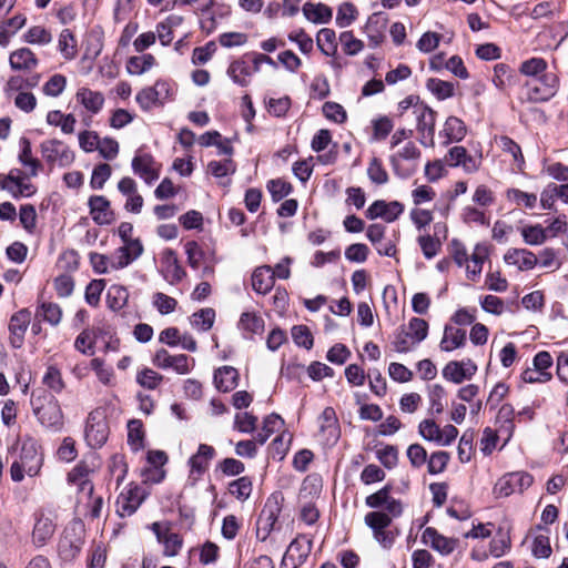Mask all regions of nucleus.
Masks as SVG:
<instances>
[{
  "label": "nucleus",
  "instance_id": "1",
  "mask_svg": "<svg viewBox=\"0 0 568 568\" xmlns=\"http://www.w3.org/2000/svg\"><path fill=\"white\" fill-rule=\"evenodd\" d=\"M43 457L37 442L32 438L23 440L20 457L12 463L10 476L13 481H21L26 475L37 476L42 467Z\"/></svg>",
  "mask_w": 568,
  "mask_h": 568
},
{
  "label": "nucleus",
  "instance_id": "2",
  "mask_svg": "<svg viewBox=\"0 0 568 568\" xmlns=\"http://www.w3.org/2000/svg\"><path fill=\"white\" fill-rule=\"evenodd\" d=\"M428 335V323L419 317H412L407 325L399 327L393 342L394 349L407 353L423 342Z\"/></svg>",
  "mask_w": 568,
  "mask_h": 568
},
{
  "label": "nucleus",
  "instance_id": "3",
  "mask_svg": "<svg viewBox=\"0 0 568 568\" xmlns=\"http://www.w3.org/2000/svg\"><path fill=\"white\" fill-rule=\"evenodd\" d=\"M365 524L372 529L374 539L384 548L393 547L398 532L390 528L393 520L383 511L376 510L365 515Z\"/></svg>",
  "mask_w": 568,
  "mask_h": 568
},
{
  "label": "nucleus",
  "instance_id": "4",
  "mask_svg": "<svg viewBox=\"0 0 568 568\" xmlns=\"http://www.w3.org/2000/svg\"><path fill=\"white\" fill-rule=\"evenodd\" d=\"M418 434L438 446H449L457 438L458 429L452 424L440 427L435 419L425 418L418 424Z\"/></svg>",
  "mask_w": 568,
  "mask_h": 568
},
{
  "label": "nucleus",
  "instance_id": "5",
  "mask_svg": "<svg viewBox=\"0 0 568 568\" xmlns=\"http://www.w3.org/2000/svg\"><path fill=\"white\" fill-rule=\"evenodd\" d=\"M532 481V476L526 471L507 473L496 481L493 494L497 498H506L513 494H521L531 486Z\"/></svg>",
  "mask_w": 568,
  "mask_h": 568
},
{
  "label": "nucleus",
  "instance_id": "6",
  "mask_svg": "<svg viewBox=\"0 0 568 568\" xmlns=\"http://www.w3.org/2000/svg\"><path fill=\"white\" fill-rule=\"evenodd\" d=\"M84 433L89 446L99 448L105 444L109 437V425L103 409L97 408L88 415Z\"/></svg>",
  "mask_w": 568,
  "mask_h": 568
},
{
  "label": "nucleus",
  "instance_id": "7",
  "mask_svg": "<svg viewBox=\"0 0 568 568\" xmlns=\"http://www.w3.org/2000/svg\"><path fill=\"white\" fill-rule=\"evenodd\" d=\"M558 89V78L555 73L542 74L531 79L526 84V95L529 101L544 102L551 99Z\"/></svg>",
  "mask_w": 568,
  "mask_h": 568
},
{
  "label": "nucleus",
  "instance_id": "8",
  "mask_svg": "<svg viewBox=\"0 0 568 568\" xmlns=\"http://www.w3.org/2000/svg\"><path fill=\"white\" fill-rule=\"evenodd\" d=\"M28 178L20 169H12L7 175H0V187L14 199L29 197L36 193L37 187L26 181Z\"/></svg>",
  "mask_w": 568,
  "mask_h": 568
},
{
  "label": "nucleus",
  "instance_id": "9",
  "mask_svg": "<svg viewBox=\"0 0 568 568\" xmlns=\"http://www.w3.org/2000/svg\"><path fill=\"white\" fill-rule=\"evenodd\" d=\"M40 150L48 163L62 168L70 165L75 158L73 151L64 142L57 139L43 141Z\"/></svg>",
  "mask_w": 568,
  "mask_h": 568
},
{
  "label": "nucleus",
  "instance_id": "10",
  "mask_svg": "<svg viewBox=\"0 0 568 568\" xmlns=\"http://www.w3.org/2000/svg\"><path fill=\"white\" fill-rule=\"evenodd\" d=\"M154 366L161 369H173L180 375H185L194 367V358H190L185 354L171 355L166 349L156 351L152 359Z\"/></svg>",
  "mask_w": 568,
  "mask_h": 568
},
{
  "label": "nucleus",
  "instance_id": "11",
  "mask_svg": "<svg viewBox=\"0 0 568 568\" xmlns=\"http://www.w3.org/2000/svg\"><path fill=\"white\" fill-rule=\"evenodd\" d=\"M144 498V489L136 484H130L116 498V514L120 517H129L133 515L141 506Z\"/></svg>",
  "mask_w": 568,
  "mask_h": 568
},
{
  "label": "nucleus",
  "instance_id": "12",
  "mask_svg": "<svg viewBox=\"0 0 568 568\" xmlns=\"http://www.w3.org/2000/svg\"><path fill=\"white\" fill-rule=\"evenodd\" d=\"M131 166L133 173L149 185L160 178L161 164L150 153L138 151L132 159Z\"/></svg>",
  "mask_w": 568,
  "mask_h": 568
},
{
  "label": "nucleus",
  "instance_id": "13",
  "mask_svg": "<svg viewBox=\"0 0 568 568\" xmlns=\"http://www.w3.org/2000/svg\"><path fill=\"white\" fill-rule=\"evenodd\" d=\"M151 530L154 532L156 540L163 546L165 557L179 555L183 547V538L178 532L172 531L169 524L153 523Z\"/></svg>",
  "mask_w": 568,
  "mask_h": 568
},
{
  "label": "nucleus",
  "instance_id": "14",
  "mask_svg": "<svg viewBox=\"0 0 568 568\" xmlns=\"http://www.w3.org/2000/svg\"><path fill=\"white\" fill-rule=\"evenodd\" d=\"M420 541L442 556H449L459 545L457 538L444 536L434 527H427L423 530Z\"/></svg>",
  "mask_w": 568,
  "mask_h": 568
},
{
  "label": "nucleus",
  "instance_id": "15",
  "mask_svg": "<svg viewBox=\"0 0 568 568\" xmlns=\"http://www.w3.org/2000/svg\"><path fill=\"white\" fill-rule=\"evenodd\" d=\"M281 507L275 499H267L256 520V537L265 541L274 529Z\"/></svg>",
  "mask_w": 568,
  "mask_h": 568
},
{
  "label": "nucleus",
  "instance_id": "16",
  "mask_svg": "<svg viewBox=\"0 0 568 568\" xmlns=\"http://www.w3.org/2000/svg\"><path fill=\"white\" fill-rule=\"evenodd\" d=\"M404 212V205L398 201L386 202L384 200H376L373 202L365 212L369 220L382 219L387 223L396 221Z\"/></svg>",
  "mask_w": 568,
  "mask_h": 568
},
{
  "label": "nucleus",
  "instance_id": "17",
  "mask_svg": "<svg viewBox=\"0 0 568 568\" xmlns=\"http://www.w3.org/2000/svg\"><path fill=\"white\" fill-rule=\"evenodd\" d=\"M31 322V312L28 308H22L10 317L9 332L10 345L13 348H20L24 342V335Z\"/></svg>",
  "mask_w": 568,
  "mask_h": 568
},
{
  "label": "nucleus",
  "instance_id": "18",
  "mask_svg": "<svg viewBox=\"0 0 568 568\" xmlns=\"http://www.w3.org/2000/svg\"><path fill=\"white\" fill-rule=\"evenodd\" d=\"M34 415L47 428L59 429L63 425V413L55 398H51L47 404L34 408Z\"/></svg>",
  "mask_w": 568,
  "mask_h": 568
},
{
  "label": "nucleus",
  "instance_id": "19",
  "mask_svg": "<svg viewBox=\"0 0 568 568\" xmlns=\"http://www.w3.org/2000/svg\"><path fill=\"white\" fill-rule=\"evenodd\" d=\"M419 158V149L414 142L409 141L390 158V163L398 176L408 178L414 172L415 168H403L402 161H417Z\"/></svg>",
  "mask_w": 568,
  "mask_h": 568
},
{
  "label": "nucleus",
  "instance_id": "20",
  "mask_svg": "<svg viewBox=\"0 0 568 568\" xmlns=\"http://www.w3.org/2000/svg\"><path fill=\"white\" fill-rule=\"evenodd\" d=\"M477 372V365L471 361H452L443 368V377L455 384L470 379Z\"/></svg>",
  "mask_w": 568,
  "mask_h": 568
},
{
  "label": "nucleus",
  "instance_id": "21",
  "mask_svg": "<svg viewBox=\"0 0 568 568\" xmlns=\"http://www.w3.org/2000/svg\"><path fill=\"white\" fill-rule=\"evenodd\" d=\"M118 190L126 197L124 209L131 213H140L144 201L138 192L136 182L130 176H124L119 181Z\"/></svg>",
  "mask_w": 568,
  "mask_h": 568
},
{
  "label": "nucleus",
  "instance_id": "22",
  "mask_svg": "<svg viewBox=\"0 0 568 568\" xmlns=\"http://www.w3.org/2000/svg\"><path fill=\"white\" fill-rule=\"evenodd\" d=\"M89 207L92 220L98 225H109L114 220V214L110 206V201L102 195H92L89 199Z\"/></svg>",
  "mask_w": 568,
  "mask_h": 568
},
{
  "label": "nucleus",
  "instance_id": "23",
  "mask_svg": "<svg viewBox=\"0 0 568 568\" xmlns=\"http://www.w3.org/2000/svg\"><path fill=\"white\" fill-rule=\"evenodd\" d=\"M239 371L229 365L221 366L214 371L213 383L219 392L230 393L239 385Z\"/></svg>",
  "mask_w": 568,
  "mask_h": 568
},
{
  "label": "nucleus",
  "instance_id": "24",
  "mask_svg": "<svg viewBox=\"0 0 568 568\" xmlns=\"http://www.w3.org/2000/svg\"><path fill=\"white\" fill-rule=\"evenodd\" d=\"M504 261L519 271H530L537 265L538 257L526 248H509L504 255Z\"/></svg>",
  "mask_w": 568,
  "mask_h": 568
},
{
  "label": "nucleus",
  "instance_id": "25",
  "mask_svg": "<svg viewBox=\"0 0 568 568\" xmlns=\"http://www.w3.org/2000/svg\"><path fill=\"white\" fill-rule=\"evenodd\" d=\"M414 113L417 116V130L420 132L424 139L434 138L435 124H436V112L427 105H415Z\"/></svg>",
  "mask_w": 568,
  "mask_h": 568
},
{
  "label": "nucleus",
  "instance_id": "26",
  "mask_svg": "<svg viewBox=\"0 0 568 568\" xmlns=\"http://www.w3.org/2000/svg\"><path fill=\"white\" fill-rule=\"evenodd\" d=\"M215 454L216 452L214 447L206 444H200L197 452L189 459L191 475L196 474L201 476L204 474L209 468L210 462L215 457Z\"/></svg>",
  "mask_w": 568,
  "mask_h": 568
},
{
  "label": "nucleus",
  "instance_id": "27",
  "mask_svg": "<svg viewBox=\"0 0 568 568\" xmlns=\"http://www.w3.org/2000/svg\"><path fill=\"white\" fill-rule=\"evenodd\" d=\"M20 152L18 154V161L26 168V176H37L39 171L42 169V164L39 159L32 155L31 142L27 138H21L19 141Z\"/></svg>",
  "mask_w": 568,
  "mask_h": 568
},
{
  "label": "nucleus",
  "instance_id": "28",
  "mask_svg": "<svg viewBox=\"0 0 568 568\" xmlns=\"http://www.w3.org/2000/svg\"><path fill=\"white\" fill-rule=\"evenodd\" d=\"M445 161L449 166L462 165L464 170L469 173L477 171L479 166L478 161L468 155L467 150L464 146L452 148L445 156Z\"/></svg>",
  "mask_w": 568,
  "mask_h": 568
},
{
  "label": "nucleus",
  "instance_id": "29",
  "mask_svg": "<svg viewBox=\"0 0 568 568\" xmlns=\"http://www.w3.org/2000/svg\"><path fill=\"white\" fill-rule=\"evenodd\" d=\"M75 99L92 114L99 113L104 105V95L89 88H80L75 93Z\"/></svg>",
  "mask_w": 568,
  "mask_h": 568
},
{
  "label": "nucleus",
  "instance_id": "30",
  "mask_svg": "<svg viewBox=\"0 0 568 568\" xmlns=\"http://www.w3.org/2000/svg\"><path fill=\"white\" fill-rule=\"evenodd\" d=\"M466 343V331L456 326L446 325L439 343L443 352H453Z\"/></svg>",
  "mask_w": 568,
  "mask_h": 568
},
{
  "label": "nucleus",
  "instance_id": "31",
  "mask_svg": "<svg viewBox=\"0 0 568 568\" xmlns=\"http://www.w3.org/2000/svg\"><path fill=\"white\" fill-rule=\"evenodd\" d=\"M498 146L513 160V170L523 173L525 170V158L521 148L509 136L503 135L497 141Z\"/></svg>",
  "mask_w": 568,
  "mask_h": 568
},
{
  "label": "nucleus",
  "instance_id": "32",
  "mask_svg": "<svg viewBox=\"0 0 568 568\" xmlns=\"http://www.w3.org/2000/svg\"><path fill=\"white\" fill-rule=\"evenodd\" d=\"M488 254L486 245L476 244L471 255L469 256V262L465 265L466 274L469 280L476 281L479 277L483 271V264L488 258Z\"/></svg>",
  "mask_w": 568,
  "mask_h": 568
},
{
  "label": "nucleus",
  "instance_id": "33",
  "mask_svg": "<svg viewBox=\"0 0 568 568\" xmlns=\"http://www.w3.org/2000/svg\"><path fill=\"white\" fill-rule=\"evenodd\" d=\"M237 328L245 337H252L264 331V320L255 312H243L240 316Z\"/></svg>",
  "mask_w": 568,
  "mask_h": 568
},
{
  "label": "nucleus",
  "instance_id": "34",
  "mask_svg": "<svg viewBox=\"0 0 568 568\" xmlns=\"http://www.w3.org/2000/svg\"><path fill=\"white\" fill-rule=\"evenodd\" d=\"M55 525L53 520L43 514L37 517L32 539L37 546H43L54 534Z\"/></svg>",
  "mask_w": 568,
  "mask_h": 568
},
{
  "label": "nucleus",
  "instance_id": "35",
  "mask_svg": "<svg viewBox=\"0 0 568 568\" xmlns=\"http://www.w3.org/2000/svg\"><path fill=\"white\" fill-rule=\"evenodd\" d=\"M304 17L312 23L325 24L332 20L333 11L324 3L306 2L303 6Z\"/></svg>",
  "mask_w": 568,
  "mask_h": 568
},
{
  "label": "nucleus",
  "instance_id": "36",
  "mask_svg": "<svg viewBox=\"0 0 568 568\" xmlns=\"http://www.w3.org/2000/svg\"><path fill=\"white\" fill-rule=\"evenodd\" d=\"M274 273L267 265L256 267L252 274V287L257 294H266L274 286Z\"/></svg>",
  "mask_w": 568,
  "mask_h": 568
},
{
  "label": "nucleus",
  "instance_id": "37",
  "mask_svg": "<svg viewBox=\"0 0 568 568\" xmlns=\"http://www.w3.org/2000/svg\"><path fill=\"white\" fill-rule=\"evenodd\" d=\"M164 278L170 284H178L180 283L185 276L186 272L180 264L175 253L173 251H168L164 257Z\"/></svg>",
  "mask_w": 568,
  "mask_h": 568
},
{
  "label": "nucleus",
  "instance_id": "38",
  "mask_svg": "<svg viewBox=\"0 0 568 568\" xmlns=\"http://www.w3.org/2000/svg\"><path fill=\"white\" fill-rule=\"evenodd\" d=\"M89 471L90 470L87 465L79 464L68 474V480L69 483L77 485L81 493L87 494V496L91 498L93 494V484L88 478Z\"/></svg>",
  "mask_w": 568,
  "mask_h": 568
},
{
  "label": "nucleus",
  "instance_id": "39",
  "mask_svg": "<svg viewBox=\"0 0 568 568\" xmlns=\"http://www.w3.org/2000/svg\"><path fill=\"white\" fill-rule=\"evenodd\" d=\"M467 133L466 125L463 120L457 116H449L445 121L444 129L440 132L446 138L445 144L462 141Z\"/></svg>",
  "mask_w": 568,
  "mask_h": 568
},
{
  "label": "nucleus",
  "instance_id": "40",
  "mask_svg": "<svg viewBox=\"0 0 568 568\" xmlns=\"http://www.w3.org/2000/svg\"><path fill=\"white\" fill-rule=\"evenodd\" d=\"M62 308L59 304L53 302H39L36 310V317L49 323L52 326H58L62 320Z\"/></svg>",
  "mask_w": 568,
  "mask_h": 568
},
{
  "label": "nucleus",
  "instance_id": "41",
  "mask_svg": "<svg viewBox=\"0 0 568 568\" xmlns=\"http://www.w3.org/2000/svg\"><path fill=\"white\" fill-rule=\"evenodd\" d=\"M506 200L518 207L532 210L537 205V194L527 193L516 187H509L505 192Z\"/></svg>",
  "mask_w": 568,
  "mask_h": 568
},
{
  "label": "nucleus",
  "instance_id": "42",
  "mask_svg": "<svg viewBox=\"0 0 568 568\" xmlns=\"http://www.w3.org/2000/svg\"><path fill=\"white\" fill-rule=\"evenodd\" d=\"M227 74L236 84L247 87L251 82L252 70L244 59H239L229 65Z\"/></svg>",
  "mask_w": 568,
  "mask_h": 568
},
{
  "label": "nucleus",
  "instance_id": "43",
  "mask_svg": "<svg viewBox=\"0 0 568 568\" xmlns=\"http://www.w3.org/2000/svg\"><path fill=\"white\" fill-rule=\"evenodd\" d=\"M9 62L13 70H30L38 61L30 49L21 48L10 54Z\"/></svg>",
  "mask_w": 568,
  "mask_h": 568
},
{
  "label": "nucleus",
  "instance_id": "44",
  "mask_svg": "<svg viewBox=\"0 0 568 568\" xmlns=\"http://www.w3.org/2000/svg\"><path fill=\"white\" fill-rule=\"evenodd\" d=\"M42 384L55 394L62 393L67 386L61 369L55 365H49L47 367L42 377Z\"/></svg>",
  "mask_w": 568,
  "mask_h": 568
},
{
  "label": "nucleus",
  "instance_id": "45",
  "mask_svg": "<svg viewBox=\"0 0 568 568\" xmlns=\"http://www.w3.org/2000/svg\"><path fill=\"white\" fill-rule=\"evenodd\" d=\"M548 63L542 58H530L520 63L519 72L531 79H537L542 74H550L547 72Z\"/></svg>",
  "mask_w": 568,
  "mask_h": 568
},
{
  "label": "nucleus",
  "instance_id": "46",
  "mask_svg": "<svg viewBox=\"0 0 568 568\" xmlns=\"http://www.w3.org/2000/svg\"><path fill=\"white\" fill-rule=\"evenodd\" d=\"M316 43L318 49L327 57L337 51L336 33L333 29L323 28L317 32Z\"/></svg>",
  "mask_w": 568,
  "mask_h": 568
},
{
  "label": "nucleus",
  "instance_id": "47",
  "mask_svg": "<svg viewBox=\"0 0 568 568\" xmlns=\"http://www.w3.org/2000/svg\"><path fill=\"white\" fill-rule=\"evenodd\" d=\"M253 491V483L248 476H242L229 484V493L240 501L250 498Z\"/></svg>",
  "mask_w": 568,
  "mask_h": 568
},
{
  "label": "nucleus",
  "instance_id": "48",
  "mask_svg": "<svg viewBox=\"0 0 568 568\" xmlns=\"http://www.w3.org/2000/svg\"><path fill=\"white\" fill-rule=\"evenodd\" d=\"M520 234L524 242L532 246L541 245L548 239L547 230L540 224L525 225L520 229Z\"/></svg>",
  "mask_w": 568,
  "mask_h": 568
},
{
  "label": "nucleus",
  "instance_id": "49",
  "mask_svg": "<svg viewBox=\"0 0 568 568\" xmlns=\"http://www.w3.org/2000/svg\"><path fill=\"white\" fill-rule=\"evenodd\" d=\"M155 64V58L152 54H142L131 57L126 63V71L133 75H141L148 72Z\"/></svg>",
  "mask_w": 568,
  "mask_h": 568
},
{
  "label": "nucleus",
  "instance_id": "50",
  "mask_svg": "<svg viewBox=\"0 0 568 568\" xmlns=\"http://www.w3.org/2000/svg\"><path fill=\"white\" fill-rule=\"evenodd\" d=\"M129 300V292L122 285L110 286L106 294V304L112 311L122 310Z\"/></svg>",
  "mask_w": 568,
  "mask_h": 568
},
{
  "label": "nucleus",
  "instance_id": "51",
  "mask_svg": "<svg viewBox=\"0 0 568 568\" xmlns=\"http://www.w3.org/2000/svg\"><path fill=\"white\" fill-rule=\"evenodd\" d=\"M215 321V311L211 307L202 308L191 316V325L201 332L212 328Z\"/></svg>",
  "mask_w": 568,
  "mask_h": 568
},
{
  "label": "nucleus",
  "instance_id": "52",
  "mask_svg": "<svg viewBox=\"0 0 568 568\" xmlns=\"http://www.w3.org/2000/svg\"><path fill=\"white\" fill-rule=\"evenodd\" d=\"M284 424V420L277 414H270L263 420V427L260 433H257L255 439L260 444H264L268 437L276 430H278Z\"/></svg>",
  "mask_w": 568,
  "mask_h": 568
},
{
  "label": "nucleus",
  "instance_id": "53",
  "mask_svg": "<svg viewBox=\"0 0 568 568\" xmlns=\"http://www.w3.org/2000/svg\"><path fill=\"white\" fill-rule=\"evenodd\" d=\"M426 87L438 100L449 99L455 93L454 84L440 79H428Z\"/></svg>",
  "mask_w": 568,
  "mask_h": 568
},
{
  "label": "nucleus",
  "instance_id": "54",
  "mask_svg": "<svg viewBox=\"0 0 568 568\" xmlns=\"http://www.w3.org/2000/svg\"><path fill=\"white\" fill-rule=\"evenodd\" d=\"M58 47L64 59L72 60L75 58L77 41L71 30L64 29L61 31L59 36Z\"/></svg>",
  "mask_w": 568,
  "mask_h": 568
},
{
  "label": "nucleus",
  "instance_id": "55",
  "mask_svg": "<svg viewBox=\"0 0 568 568\" xmlns=\"http://www.w3.org/2000/svg\"><path fill=\"white\" fill-rule=\"evenodd\" d=\"M135 100L140 108L144 111H150L154 106L163 104L159 98V92H156L153 87H148L139 91Z\"/></svg>",
  "mask_w": 568,
  "mask_h": 568
},
{
  "label": "nucleus",
  "instance_id": "56",
  "mask_svg": "<svg viewBox=\"0 0 568 568\" xmlns=\"http://www.w3.org/2000/svg\"><path fill=\"white\" fill-rule=\"evenodd\" d=\"M144 430L143 424L139 419H132L128 423V444L133 450H139L143 447Z\"/></svg>",
  "mask_w": 568,
  "mask_h": 568
},
{
  "label": "nucleus",
  "instance_id": "57",
  "mask_svg": "<svg viewBox=\"0 0 568 568\" xmlns=\"http://www.w3.org/2000/svg\"><path fill=\"white\" fill-rule=\"evenodd\" d=\"M513 71L505 63H497L494 67L493 83L498 90H505L513 82Z\"/></svg>",
  "mask_w": 568,
  "mask_h": 568
},
{
  "label": "nucleus",
  "instance_id": "58",
  "mask_svg": "<svg viewBox=\"0 0 568 568\" xmlns=\"http://www.w3.org/2000/svg\"><path fill=\"white\" fill-rule=\"evenodd\" d=\"M152 305L161 315H168L175 311L178 301L162 292H156L152 296Z\"/></svg>",
  "mask_w": 568,
  "mask_h": 568
},
{
  "label": "nucleus",
  "instance_id": "59",
  "mask_svg": "<svg viewBox=\"0 0 568 568\" xmlns=\"http://www.w3.org/2000/svg\"><path fill=\"white\" fill-rule=\"evenodd\" d=\"M358 11L351 2H344L338 7L336 14V24L339 28L351 26L357 18Z\"/></svg>",
  "mask_w": 568,
  "mask_h": 568
},
{
  "label": "nucleus",
  "instance_id": "60",
  "mask_svg": "<svg viewBox=\"0 0 568 568\" xmlns=\"http://www.w3.org/2000/svg\"><path fill=\"white\" fill-rule=\"evenodd\" d=\"M417 242L427 260L435 257L442 247L440 241L429 234L418 236Z\"/></svg>",
  "mask_w": 568,
  "mask_h": 568
},
{
  "label": "nucleus",
  "instance_id": "61",
  "mask_svg": "<svg viewBox=\"0 0 568 568\" xmlns=\"http://www.w3.org/2000/svg\"><path fill=\"white\" fill-rule=\"evenodd\" d=\"M367 175L369 180L377 185H383L388 182V173L383 166L379 159L373 158L367 168Z\"/></svg>",
  "mask_w": 568,
  "mask_h": 568
},
{
  "label": "nucleus",
  "instance_id": "62",
  "mask_svg": "<svg viewBox=\"0 0 568 568\" xmlns=\"http://www.w3.org/2000/svg\"><path fill=\"white\" fill-rule=\"evenodd\" d=\"M163 381V376L151 368H143L136 375V383L148 389H155Z\"/></svg>",
  "mask_w": 568,
  "mask_h": 568
},
{
  "label": "nucleus",
  "instance_id": "63",
  "mask_svg": "<svg viewBox=\"0 0 568 568\" xmlns=\"http://www.w3.org/2000/svg\"><path fill=\"white\" fill-rule=\"evenodd\" d=\"M90 367L94 371L98 379L104 385H112L114 372L111 367L105 366L103 359L95 357L91 359Z\"/></svg>",
  "mask_w": 568,
  "mask_h": 568
},
{
  "label": "nucleus",
  "instance_id": "64",
  "mask_svg": "<svg viewBox=\"0 0 568 568\" xmlns=\"http://www.w3.org/2000/svg\"><path fill=\"white\" fill-rule=\"evenodd\" d=\"M112 169L108 163H101L93 169L90 185L93 190H102L110 179Z\"/></svg>",
  "mask_w": 568,
  "mask_h": 568
}]
</instances>
